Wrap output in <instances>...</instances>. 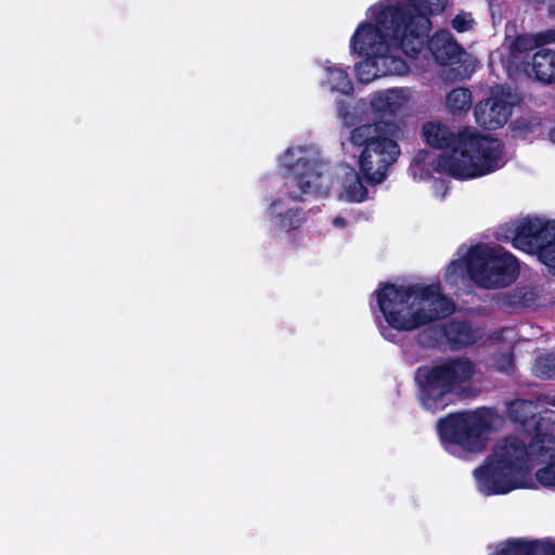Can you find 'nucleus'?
<instances>
[{"instance_id":"5701e85b","label":"nucleus","mask_w":555,"mask_h":555,"mask_svg":"<svg viewBox=\"0 0 555 555\" xmlns=\"http://www.w3.org/2000/svg\"><path fill=\"white\" fill-rule=\"evenodd\" d=\"M448 0H415L413 4L421 14H437L443 11Z\"/></svg>"},{"instance_id":"c85d7f7f","label":"nucleus","mask_w":555,"mask_h":555,"mask_svg":"<svg viewBox=\"0 0 555 555\" xmlns=\"http://www.w3.org/2000/svg\"><path fill=\"white\" fill-rule=\"evenodd\" d=\"M380 333H382V335H383L386 339L391 340L390 335H388V330H387V328H385V327L383 326V327L380 328Z\"/></svg>"},{"instance_id":"f3484780","label":"nucleus","mask_w":555,"mask_h":555,"mask_svg":"<svg viewBox=\"0 0 555 555\" xmlns=\"http://www.w3.org/2000/svg\"><path fill=\"white\" fill-rule=\"evenodd\" d=\"M410 100L409 89H389L375 93L371 99V106L377 112L391 114L403 108Z\"/></svg>"},{"instance_id":"2f4dec72","label":"nucleus","mask_w":555,"mask_h":555,"mask_svg":"<svg viewBox=\"0 0 555 555\" xmlns=\"http://www.w3.org/2000/svg\"><path fill=\"white\" fill-rule=\"evenodd\" d=\"M494 57H495V55H494V54H493V55H491V62H494Z\"/></svg>"},{"instance_id":"aec40b11","label":"nucleus","mask_w":555,"mask_h":555,"mask_svg":"<svg viewBox=\"0 0 555 555\" xmlns=\"http://www.w3.org/2000/svg\"><path fill=\"white\" fill-rule=\"evenodd\" d=\"M472 92L466 88H456L447 95V106L452 114H461L472 105Z\"/></svg>"},{"instance_id":"b1692460","label":"nucleus","mask_w":555,"mask_h":555,"mask_svg":"<svg viewBox=\"0 0 555 555\" xmlns=\"http://www.w3.org/2000/svg\"><path fill=\"white\" fill-rule=\"evenodd\" d=\"M453 28L459 31H468L474 26V20L469 13H460L452 20Z\"/></svg>"},{"instance_id":"f8f14e48","label":"nucleus","mask_w":555,"mask_h":555,"mask_svg":"<svg viewBox=\"0 0 555 555\" xmlns=\"http://www.w3.org/2000/svg\"><path fill=\"white\" fill-rule=\"evenodd\" d=\"M319 67L320 86L323 89L340 94H350L353 91L352 80L344 66L331 60H323Z\"/></svg>"},{"instance_id":"f03ea898","label":"nucleus","mask_w":555,"mask_h":555,"mask_svg":"<svg viewBox=\"0 0 555 555\" xmlns=\"http://www.w3.org/2000/svg\"><path fill=\"white\" fill-rule=\"evenodd\" d=\"M554 461L555 436L543 431V424L538 423L535 430L527 436L506 437L495 444L485 464L474 470L477 489L489 496L531 488V467H541Z\"/></svg>"},{"instance_id":"39448f33","label":"nucleus","mask_w":555,"mask_h":555,"mask_svg":"<svg viewBox=\"0 0 555 555\" xmlns=\"http://www.w3.org/2000/svg\"><path fill=\"white\" fill-rule=\"evenodd\" d=\"M400 128L387 122L363 125L351 131V143L362 149L358 163L369 182L378 184L385 180L388 168L400 155Z\"/></svg>"},{"instance_id":"393cba45","label":"nucleus","mask_w":555,"mask_h":555,"mask_svg":"<svg viewBox=\"0 0 555 555\" xmlns=\"http://www.w3.org/2000/svg\"><path fill=\"white\" fill-rule=\"evenodd\" d=\"M434 193L439 198H444L448 193V185L443 180H437L434 182Z\"/></svg>"},{"instance_id":"412c9836","label":"nucleus","mask_w":555,"mask_h":555,"mask_svg":"<svg viewBox=\"0 0 555 555\" xmlns=\"http://www.w3.org/2000/svg\"><path fill=\"white\" fill-rule=\"evenodd\" d=\"M533 372L538 377L550 378L555 375V357L543 356L537 359Z\"/></svg>"},{"instance_id":"dca6fc26","label":"nucleus","mask_w":555,"mask_h":555,"mask_svg":"<svg viewBox=\"0 0 555 555\" xmlns=\"http://www.w3.org/2000/svg\"><path fill=\"white\" fill-rule=\"evenodd\" d=\"M338 177L340 179L339 199L360 203L367 198V190L353 168L349 166L341 167Z\"/></svg>"},{"instance_id":"4be33fe9","label":"nucleus","mask_w":555,"mask_h":555,"mask_svg":"<svg viewBox=\"0 0 555 555\" xmlns=\"http://www.w3.org/2000/svg\"><path fill=\"white\" fill-rule=\"evenodd\" d=\"M535 479L542 487L555 489V461L539 467Z\"/></svg>"},{"instance_id":"0eeeda50","label":"nucleus","mask_w":555,"mask_h":555,"mask_svg":"<svg viewBox=\"0 0 555 555\" xmlns=\"http://www.w3.org/2000/svg\"><path fill=\"white\" fill-rule=\"evenodd\" d=\"M475 374L474 363L467 359H455L435 365L418 369V398L422 406L436 413L449 405V395Z\"/></svg>"},{"instance_id":"cd10ccee","label":"nucleus","mask_w":555,"mask_h":555,"mask_svg":"<svg viewBox=\"0 0 555 555\" xmlns=\"http://www.w3.org/2000/svg\"><path fill=\"white\" fill-rule=\"evenodd\" d=\"M339 116L346 125L350 126L352 124V121L349 119V113L345 112L344 108L339 109Z\"/></svg>"},{"instance_id":"6e6552de","label":"nucleus","mask_w":555,"mask_h":555,"mask_svg":"<svg viewBox=\"0 0 555 555\" xmlns=\"http://www.w3.org/2000/svg\"><path fill=\"white\" fill-rule=\"evenodd\" d=\"M437 427L443 448L457 457L481 452L491 433L489 415L483 411L451 414Z\"/></svg>"},{"instance_id":"4468645a","label":"nucleus","mask_w":555,"mask_h":555,"mask_svg":"<svg viewBox=\"0 0 555 555\" xmlns=\"http://www.w3.org/2000/svg\"><path fill=\"white\" fill-rule=\"evenodd\" d=\"M428 49L440 65H452L460 62L462 49L447 30L436 33L428 41Z\"/></svg>"},{"instance_id":"f257e3e1","label":"nucleus","mask_w":555,"mask_h":555,"mask_svg":"<svg viewBox=\"0 0 555 555\" xmlns=\"http://www.w3.org/2000/svg\"><path fill=\"white\" fill-rule=\"evenodd\" d=\"M423 135L433 147L453 149L438 158H433L427 151H420L410 167L415 180L427 179L431 172L429 167L433 171L468 180L490 175L506 163L503 143L472 128H463L455 134L440 121H428L423 126Z\"/></svg>"},{"instance_id":"1a4fd4ad","label":"nucleus","mask_w":555,"mask_h":555,"mask_svg":"<svg viewBox=\"0 0 555 555\" xmlns=\"http://www.w3.org/2000/svg\"><path fill=\"white\" fill-rule=\"evenodd\" d=\"M500 236L511 240L520 250L535 253L547 271L555 275V220L527 217L507 224V233Z\"/></svg>"},{"instance_id":"6ab92c4d","label":"nucleus","mask_w":555,"mask_h":555,"mask_svg":"<svg viewBox=\"0 0 555 555\" xmlns=\"http://www.w3.org/2000/svg\"><path fill=\"white\" fill-rule=\"evenodd\" d=\"M447 340L455 347L474 344L480 337V331L465 322H450L443 327Z\"/></svg>"},{"instance_id":"423d86ee","label":"nucleus","mask_w":555,"mask_h":555,"mask_svg":"<svg viewBox=\"0 0 555 555\" xmlns=\"http://www.w3.org/2000/svg\"><path fill=\"white\" fill-rule=\"evenodd\" d=\"M280 169L286 179V186H297L298 191H291L292 201L301 199L304 195H326L331 181L327 165L320 159L314 149H288L281 157Z\"/></svg>"},{"instance_id":"c756f323","label":"nucleus","mask_w":555,"mask_h":555,"mask_svg":"<svg viewBox=\"0 0 555 555\" xmlns=\"http://www.w3.org/2000/svg\"><path fill=\"white\" fill-rule=\"evenodd\" d=\"M550 139L553 143H555V128L550 132Z\"/></svg>"},{"instance_id":"9b49d317","label":"nucleus","mask_w":555,"mask_h":555,"mask_svg":"<svg viewBox=\"0 0 555 555\" xmlns=\"http://www.w3.org/2000/svg\"><path fill=\"white\" fill-rule=\"evenodd\" d=\"M517 96L508 89L495 87L491 95L479 101L474 107L477 125L488 130L503 127L509 119Z\"/></svg>"},{"instance_id":"7ed1b4c3","label":"nucleus","mask_w":555,"mask_h":555,"mask_svg":"<svg viewBox=\"0 0 555 555\" xmlns=\"http://www.w3.org/2000/svg\"><path fill=\"white\" fill-rule=\"evenodd\" d=\"M375 295L386 323L397 331L416 330L454 310L453 302L442 295L439 284H386Z\"/></svg>"},{"instance_id":"2eb2a0df","label":"nucleus","mask_w":555,"mask_h":555,"mask_svg":"<svg viewBox=\"0 0 555 555\" xmlns=\"http://www.w3.org/2000/svg\"><path fill=\"white\" fill-rule=\"evenodd\" d=\"M547 17L550 21H555V4L548 5ZM551 43H555V28L542 30L534 35L518 36L513 41V53L517 61L522 57V53L527 50H533L539 46Z\"/></svg>"},{"instance_id":"9d476101","label":"nucleus","mask_w":555,"mask_h":555,"mask_svg":"<svg viewBox=\"0 0 555 555\" xmlns=\"http://www.w3.org/2000/svg\"><path fill=\"white\" fill-rule=\"evenodd\" d=\"M527 50L522 57L516 61L513 53V43L508 48V56L502 59V65L511 78L517 79L520 74L534 79L543 85L555 83V50L540 49L528 60Z\"/></svg>"},{"instance_id":"bb28decb","label":"nucleus","mask_w":555,"mask_h":555,"mask_svg":"<svg viewBox=\"0 0 555 555\" xmlns=\"http://www.w3.org/2000/svg\"><path fill=\"white\" fill-rule=\"evenodd\" d=\"M333 225L336 228H345L347 225V220L344 217H335L333 220Z\"/></svg>"},{"instance_id":"a878e982","label":"nucleus","mask_w":555,"mask_h":555,"mask_svg":"<svg viewBox=\"0 0 555 555\" xmlns=\"http://www.w3.org/2000/svg\"><path fill=\"white\" fill-rule=\"evenodd\" d=\"M513 367V359L511 354H505L503 357V363L499 365V370L502 372L508 373Z\"/></svg>"},{"instance_id":"a211bd4d","label":"nucleus","mask_w":555,"mask_h":555,"mask_svg":"<svg viewBox=\"0 0 555 555\" xmlns=\"http://www.w3.org/2000/svg\"><path fill=\"white\" fill-rule=\"evenodd\" d=\"M541 412L542 411L535 403L528 400H516L511 402L507 406V413L511 420L515 423H520L526 427L528 426L526 429L528 434L531 433V430H535V425L538 423L543 424L542 421L545 417L538 422L534 420L538 414H541Z\"/></svg>"},{"instance_id":"7c9ffc66","label":"nucleus","mask_w":555,"mask_h":555,"mask_svg":"<svg viewBox=\"0 0 555 555\" xmlns=\"http://www.w3.org/2000/svg\"><path fill=\"white\" fill-rule=\"evenodd\" d=\"M545 413H546V415H547V416H546V418H547L548 421H552V418H553V417H552V413H550V412H547V411H546Z\"/></svg>"},{"instance_id":"ddd939ff","label":"nucleus","mask_w":555,"mask_h":555,"mask_svg":"<svg viewBox=\"0 0 555 555\" xmlns=\"http://www.w3.org/2000/svg\"><path fill=\"white\" fill-rule=\"evenodd\" d=\"M269 218L271 228L275 232L297 229L305 220L302 211L289 206L285 198H278L270 204Z\"/></svg>"},{"instance_id":"20e7f679","label":"nucleus","mask_w":555,"mask_h":555,"mask_svg":"<svg viewBox=\"0 0 555 555\" xmlns=\"http://www.w3.org/2000/svg\"><path fill=\"white\" fill-rule=\"evenodd\" d=\"M519 266L516 258L501 248L478 245L465 258L453 260L446 272L451 284L470 279L485 288L504 287L515 281Z\"/></svg>"}]
</instances>
